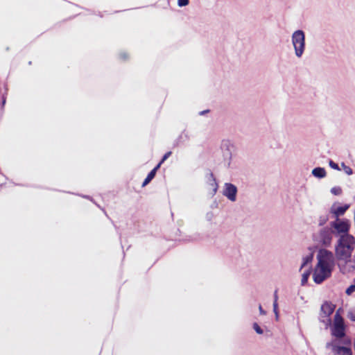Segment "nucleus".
<instances>
[{
    "label": "nucleus",
    "instance_id": "nucleus-38",
    "mask_svg": "<svg viewBox=\"0 0 355 355\" xmlns=\"http://www.w3.org/2000/svg\"><path fill=\"white\" fill-rule=\"evenodd\" d=\"M209 112H210V110L207 109V110H205L200 111V112H199V115H200V116H203V115H205L206 114L209 113Z\"/></svg>",
    "mask_w": 355,
    "mask_h": 355
},
{
    "label": "nucleus",
    "instance_id": "nucleus-12",
    "mask_svg": "<svg viewBox=\"0 0 355 355\" xmlns=\"http://www.w3.org/2000/svg\"><path fill=\"white\" fill-rule=\"evenodd\" d=\"M207 183L211 186L213 187V193H212V195H215L216 193L218 191V183L216 182V178L214 177L213 173L211 172H209L207 175Z\"/></svg>",
    "mask_w": 355,
    "mask_h": 355
},
{
    "label": "nucleus",
    "instance_id": "nucleus-43",
    "mask_svg": "<svg viewBox=\"0 0 355 355\" xmlns=\"http://www.w3.org/2000/svg\"><path fill=\"white\" fill-rule=\"evenodd\" d=\"M353 282L355 284V278L354 279Z\"/></svg>",
    "mask_w": 355,
    "mask_h": 355
},
{
    "label": "nucleus",
    "instance_id": "nucleus-33",
    "mask_svg": "<svg viewBox=\"0 0 355 355\" xmlns=\"http://www.w3.org/2000/svg\"><path fill=\"white\" fill-rule=\"evenodd\" d=\"M163 163H161L160 161L156 164V166L151 170V171H154L155 174H157V171L160 168L161 166Z\"/></svg>",
    "mask_w": 355,
    "mask_h": 355
},
{
    "label": "nucleus",
    "instance_id": "nucleus-28",
    "mask_svg": "<svg viewBox=\"0 0 355 355\" xmlns=\"http://www.w3.org/2000/svg\"><path fill=\"white\" fill-rule=\"evenodd\" d=\"M329 166L334 170L340 171V168L337 163L334 162L332 159H329Z\"/></svg>",
    "mask_w": 355,
    "mask_h": 355
},
{
    "label": "nucleus",
    "instance_id": "nucleus-21",
    "mask_svg": "<svg viewBox=\"0 0 355 355\" xmlns=\"http://www.w3.org/2000/svg\"><path fill=\"white\" fill-rule=\"evenodd\" d=\"M334 324H344L343 318L340 315L338 311H336L334 315Z\"/></svg>",
    "mask_w": 355,
    "mask_h": 355
},
{
    "label": "nucleus",
    "instance_id": "nucleus-22",
    "mask_svg": "<svg viewBox=\"0 0 355 355\" xmlns=\"http://www.w3.org/2000/svg\"><path fill=\"white\" fill-rule=\"evenodd\" d=\"M252 328L257 334L261 335L263 334V329L259 325L257 322H253Z\"/></svg>",
    "mask_w": 355,
    "mask_h": 355
},
{
    "label": "nucleus",
    "instance_id": "nucleus-5",
    "mask_svg": "<svg viewBox=\"0 0 355 355\" xmlns=\"http://www.w3.org/2000/svg\"><path fill=\"white\" fill-rule=\"evenodd\" d=\"M318 263L316 266L334 267L335 259L332 252L326 249H320L316 256Z\"/></svg>",
    "mask_w": 355,
    "mask_h": 355
},
{
    "label": "nucleus",
    "instance_id": "nucleus-41",
    "mask_svg": "<svg viewBox=\"0 0 355 355\" xmlns=\"http://www.w3.org/2000/svg\"><path fill=\"white\" fill-rule=\"evenodd\" d=\"M94 204L96 205L99 207L100 209H102V207H100L98 205H97L96 202Z\"/></svg>",
    "mask_w": 355,
    "mask_h": 355
},
{
    "label": "nucleus",
    "instance_id": "nucleus-9",
    "mask_svg": "<svg viewBox=\"0 0 355 355\" xmlns=\"http://www.w3.org/2000/svg\"><path fill=\"white\" fill-rule=\"evenodd\" d=\"M238 189L236 185L230 182H226L224 184L223 195L231 202L236 200Z\"/></svg>",
    "mask_w": 355,
    "mask_h": 355
},
{
    "label": "nucleus",
    "instance_id": "nucleus-7",
    "mask_svg": "<svg viewBox=\"0 0 355 355\" xmlns=\"http://www.w3.org/2000/svg\"><path fill=\"white\" fill-rule=\"evenodd\" d=\"M333 235V231L329 225L324 227L319 231L318 241L324 247H329L331 244Z\"/></svg>",
    "mask_w": 355,
    "mask_h": 355
},
{
    "label": "nucleus",
    "instance_id": "nucleus-16",
    "mask_svg": "<svg viewBox=\"0 0 355 355\" xmlns=\"http://www.w3.org/2000/svg\"><path fill=\"white\" fill-rule=\"evenodd\" d=\"M313 257L314 256L313 252H311L306 255L305 257H304L302 258V261L300 266V270H301L304 267H305L308 264L311 263L313 260Z\"/></svg>",
    "mask_w": 355,
    "mask_h": 355
},
{
    "label": "nucleus",
    "instance_id": "nucleus-31",
    "mask_svg": "<svg viewBox=\"0 0 355 355\" xmlns=\"http://www.w3.org/2000/svg\"><path fill=\"white\" fill-rule=\"evenodd\" d=\"M189 3V0H178V6L181 8L188 6Z\"/></svg>",
    "mask_w": 355,
    "mask_h": 355
},
{
    "label": "nucleus",
    "instance_id": "nucleus-1",
    "mask_svg": "<svg viewBox=\"0 0 355 355\" xmlns=\"http://www.w3.org/2000/svg\"><path fill=\"white\" fill-rule=\"evenodd\" d=\"M355 249V237L353 235H347L340 237L335 245V256L338 261H343L346 263L351 261L352 254Z\"/></svg>",
    "mask_w": 355,
    "mask_h": 355
},
{
    "label": "nucleus",
    "instance_id": "nucleus-27",
    "mask_svg": "<svg viewBox=\"0 0 355 355\" xmlns=\"http://www.w3.org/2000/svg\"><path fill=\"white\" fill-rule=\"evenodd\" d=\"M354 292H355V284L353 282L350 286H349L346 290L345 293L347 295H352Z\"/></svg>",
    "mask_w": 355,
    "mask_h": 355
},
{
    "label": "nucleus",
    "instance_id": "nucleus-13",
    "mask_svg": "<svg viewBox=\"0 0 355 355\" xmlns=\"http://www.w3.org/2000/svg\"><path fill=\"white\" fill-rule=\"evenodd\" d=\"M222 150H223V156L224 158V160H227V166H230V160L232 159V153L229 148V146L227 145V142H223L222 144Z\"/></svg>",
    "mask_w": 355,
    "mask_h": 355
},
{
    "label": "nucleus",
    "instance_id": "nucleus-42",
    "mask_svg": "<svg viewBox=\"0 0 355 355\" xmlns=\"http://www.w3.org/2000/svg\"><path fill=\"white\" fill-rule=\"evenodd\" d=\"M94 204L96 205L99 207L100 209H102V207H100L98 205H97L96 202Z\"/></svg>",
    "mask_w": 355,
    "mask_h": 355
},
{
    "label": "nucleus",
    "instance_id": "nucleus-17",
    "mask_svg": "<svg viewBox=\"0 0 355 355\" xmlns=\"http://www.w3.org/2000/svg\"><path fill=\"white\" fill-rule=\"evenodd\" d=\"M200 240V234L199 233H195L190 236H187L183 238L181 241L183 242H196Z\"/></svg>",
    "mask_w": 355,
    "mask_h": 355
},
{
    "label": "nucleus",
    "instance_id": "nucleus-39",
    "mask_svg": "<svg viewBox=\"0 0 355 355\" xmlns=\"http://www.w3.org/2000/svg\"><path fill=\"white\" fill-rule=\"evenodd\" d=\"M259 310L261 315L266 314V311L262 308L261 305H259Z\"/></svg>",
    "mask_w": 355,
    "mask_h": 355
},
{
    "label": "nucleus",
    "instance_id": "nucleus-30",
    "mask_svg": "<svg viewBox=\"0 0 355 355\" xmlns=\"http://www.w3.org/2000/svg\"><path fill=\"white\" fill-rule=\"evenodd\" d=\"M172 155L171 151H167L165 153L159 160L161 163H163Z\"/></svg>",
    "mask_w": 355,
    "mask_h": 355
},
{
    "label": "nucleus",
    "instance_id": "nucleus-15",
    "mask_svg": "<svg viewBox=\"0 0 355 355\" xmlns=\"http://www.w3.org/2000/svg\"><path fill=\"white\" fill-rule=\"evenodd\" d=\"M189 139V137L185 130H183L182 132L178 136V137L173 142V147H178L181 144H184L188 141Z\"/></svg>",
    "mask_w": 355,
    "mask_h": 355
},
{
    "label": "nucleus",
    "instance_id": "nucleus-3",
    "mask_svg": "<svg viewBox=\"0 0 355 355\" xmlns=\"http://www.w3.org/2000/svg\"><path fill=\"white\" fill-rule=\"evenodd\" d=\"M291 40L295 55L301 58L305 50V33L302 30H297L293 33Z\"/></svg>",
    "mask_w": 355,
    "mask_h": 355
},
{
    "label": "nucleus",
    "instance_id": "nucleus-32",
    "mask_svg": "<svg viewBox=\"0 0 355 355\" xmlns=\"http://www.w3.org/2000/svg\"><path fill=\"white\" fill-rule=\"evenodd\" d=\"M215 214L213 211H208L205 215V218L207 221L211 222L214 218Z\"/></svg>",
    "mask_w": 355,
    "mask_h": 355
},
{
    "label": "nucleus",
    "instance_id": "nucleus-40",
    "mask_svg": "<svg viewBox=\"0 0 355 355\" xmlns=\"http://www.w3.org/2000/svg\"><path fill=\"white\" fill-rule=\"evenodd\" d=\"M336 311H338V313L340 314V312L343 311L342 308H339Z\"/></svg>",
    "mask_w": 355,
    "mask_h": 355
},
{
    "label": "nucleus",
    "instance_id": "nucleus-25",
    "mask_svg": "<svg viewBox=\"0 0 355 355\" xmlns=\"http://www.w3.org/2000/svg\"><path fill=\"white\" fill-rule=\"evenodd\" d=\"M272 306H273V312L275 315V319H276V320H278L279 316L278 302H273Z\"/></svg>",
    "mask_w": 355,
    "mask_h": 355
},
{
    "label": "nucleus",
    "instance_id": "nucleus-4",
    "mask_svg": "<svg viewBox=\"0 0 355 355\" xmlns=\"http://www.w3.org/2000/svg\"><path fill=\"white\" fill-rule=\"evenodd\" d=\"M334 267L315 266V270L313 273V279L317 284H322L325 279L331 276Z\"/></svg>",
    "mask_w": 355,
    "mask_h": 355
},
{
    "label": "nucleus",
    "instance_id": "nucleus-8",
    "mask_svg": "<svg viewBox=\"0 0 355 355\" xmlns=\"http://www.w3.org/2000/svg\"><path fill=\"white\" fill-rule=\"evenodd\" d=\"M335 309V305H334L329 301H324L320 307V318L326 319H320V322L329 324L331 322L330 315L334 313Z\"/></svg>",
    "mask_w": 355,
    "mask_h": 355
},
{
    "label": "nucleus",
    "instance_id": "nucleus-14",
    "mask_svg": "<svg viewBox=\"0 0 355 355\" xmlns=\"http://www.w3.org/2000/svg\"><path fill=\"white\" fill-rule=\"evenodd\" d=\"M311 175L318 179H322L326 177L327 172L324 167L317 166L312 169Z\"/></svg>",
    "mask_w": 355,
    "mask_h": 355
},
{
    "label": "nucleus",
    "instance_id": "nucleus-35",
    "mask_svg": "<svg viewBox=\"0 0 355 355\" xmlns=\"http://www.w3.org/2000/svg\"><path fill=\"white\" fill-rule=\"evenodd\" d=\"M218 207V203L216 200H214L212 203L210 205V208L211 209H216Z\"/></svg>",
    "mask_w": 355,
    "mask_h": 355
},
{
    "label": "nucleus",
    "instance_id": "nucleus-34",
    "mask_svg": "<svg viewBox=\"0 0 355 355\" xmlns=\"http://www.w3.org/2000/svg\"><path fill=\"white\" fill-rule=\"evenodd\" d=\"M78 196H81L82 198H85V199H87V200H89L90 201H92L93 203H95V201L94 200L93 198L90 196H88V195H80V194H78Z\"/></svg>",
    "mask_w": 355,
    "mask_h": 355
},
{
    "label": "nucleus",
    "instance_id": "nucleus-10",
    "mask_svg": "<svg viewBox=\"0 0 355 355\" xmlns=\"http://www.w3.org/2000/svg\"><path fill=\"white\" fill-rule=\"evenodd\" d=\"M349 207V205L348 204L340 205V203L334 202L329 209V213L337 220L340 218V216L345 214Z\"/></svg>",
    "mask_w": 355,
    "mask_h": 355
},
{
    "label": "nucleus",
    "instance_id": "nucleus-36",
    "mask_svg": "<svg viewBox=\"0 0 355 355\" xmlns=\"http://www.w3.org/2000/svg\"><path fill=\"white\" fill-rule=\"evenodd\" d=\"M6 102V97L4 96V94L1 96V107H3Z\"/></svg>",
    "mask_w": 355,
    "mask_h": 355
},
{
    "label": "nucleus",
    "instance_id": "nucleus-11",
    "mask_svg": "<svg viewBox=\"0 0 355 355\" xmlns=\"http://www.w3.org/2000/svg\"><path fill=\"white\" fill-rule=\"evenodd\" d=\"M331 335L336 338H343L345 336L344 324H334L330 327Z\"/></svg>",
    "mask_w": 355,
    "mask_h": 355
},
{
    "label": "nucleus",
    "instance_id": "nucleus-2",
    "mask_svg": "<svg viewBox=\"0 0 355 355\" xmlns=\"http://www.w3.org/2000/svg\"><path fill=\"white\" fill-rule=\"evenodd\" d=\"M329 226L333 231L334 236L336 237L340 238L351 235L349 233L351 222L346 218L335 219L329 223Z\"/></svg>",
    "mask_w": 355,
    "mask_h": 355
},
{
    "label": "nucleus",
    "instance_id": "nucleus-24",
    "mask_svg": "<svg viewBox=\"0 0 355 355\" xmlns=\"http://www.w3.org/2000/svg\"><path fill=\"white\" fill-rule=\"evenodd\" d=\"M341 166L343 168L345 173L348 175H352L353 174V170L349 166H347L344 162L341 163Z\"/></svg>",
    "mask_w": 355,
    "mask_h": 355
},
{
    "label": "nucleus",
    "instance_id": "nucleus-23",
    "mask_svg": "<svg viewBox=\"0 0 355 355\" xmlns=\"http://www.w3.org/2000/svg\"><path fill=\"white\" fill-rule=\"evenodd\" d=\"M347 318L353 322H355V307L351 308L347 312Z\"/></svg>",
    "mask_w": 355,
    "mask_h": 355
},
{
    "label": "nucleus",
    "instance_id": "nucleus-20",
    "mask_svg": "<svg viewBox=\"0 0 355 355\" xmlns=\"http://www.w3.org/2000/svg\"><path fill=\"white\" fill-rule=\"evenodd\" d=\"M329 216L328 214H325L323 215L320 216L319 220H318V225L322 227L324 226L327 222L329 220Z\"/></svg>",
    "mask_w": 355,
    "mask_h": 355
},
{
    "label": "nucleus",
    "instance_id": "nucleus-29",
    "mask_svg": "<svg viewBox=\"0 0 355 355\" xmlns=\"http://www.w3.org/2000/svg\"><path fill=\"white\" fill-rule=\"evenodd\" d=\"M119 58L120 60H121L123 61H126L129 58V55L128 53H126L125 51L120 52L119 54Z\"/></svg>",
    "mask_w": 355,
    "mask_h": 355
},
{
    "label": "nucleus",
    "instance_id": "nucleus-37",
    "mask_svg": "<svg viewBox=\"0 0 355 355\" xmlns=\"http://www.w3.org/2000/svg\"><path fill=\"white\" fill-rule=\"evenodd\" d=\"M277 292H278V289H275V291L274 292V295H273V297H274L273 302H278L279 297H278Z\"/></svg>",
    "mask_w": 355,
    "mask_h": 355
},
{
    "label": "nucleus",
    "instance_id": "nucleus-6",
    "mask_svg": "<svg viewBox=\"0 0 355 355\" xmlns=\"http://www.w3.org/2000/svg\"><path fill=\"white\" fill-rule=\"evenodd\" d=\"M326 348L331 349L334 355H353L352 349L346 345H341L340 341L337 339H332L326 343Z\"/></svg>",
    "mask_w": 355,
    "mask_h": 355
},
{
    "label": "nucleus",
    "instance_id": "nucleus-26",
    "mask_svg": "<svg viewBox=\"0 0 355 355\" xmlns=\"http://www.w3.org/2000/svg\"><path fill=\"white\" fill-rule=\"evenodd\" d=\"M331 193L334 196H339L342 193V189L338 186L334 187L331 189Z\"/></svg>",
    "mask_w": 355,
    "mask_h": 355
},
{
    "label": "nucleus",
    "instance_id": "nucleus-19",
    "mask_svg": "<svg viewBox=\"0 0 355 355\" xmlns=\"http://www.w3.org/2000/svg\"><path fill=\"white\" fill-rule=\"evenodd\" d=\"M311 268H309L308 270L304 272V273L302 275V279H301V285L305 286L307 284L309 276L311 275Z\"/></svg>",
    "mask_w": 355,
    "mask_h": 355
},
{
    "label": "nucleus",
    "instance_id": "nucleus-18",
    "mask_svg": "<svg viewBox=\"0 0 355 355\" xmlns=\"http://www.w3.org/2000/svg\"><path fill=\"white\" fill-rule=\"evenodd\" d=\"M156 174L154 173V171H150L146 178L144 179V180L143 181L142 184H141V187H144L146 186H147L153 179L155 177Z\"/></svg>",
    "mask_w": 355,
    "mask_h": 355
}]
</instances>
